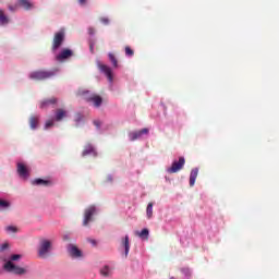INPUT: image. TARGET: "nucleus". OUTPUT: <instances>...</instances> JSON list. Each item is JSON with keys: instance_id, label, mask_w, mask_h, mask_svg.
I'll list each match as a JSON object with an SVG mask.
<instances>
[{"instance_id": "f8f14e48", "label": "nucleus", "mask_w": 279, "mask_h": 279, "mask_svg": "<svg viewBox=\"0 0 279 279\" xmlns=\"http://www.w3.org/2000/svg\"><path fill=\"white\" fill-rule=\"evenodd\" d=\"M17 173L20 178H24V180H27L29 178V170L27 169V166H24L23 163H17Z\"/></svg>"}, {"instance_id": "bb28decb", "label": "nucleus", "mask_w": 279, "mask_h": 279, "mask_svg": "<svg viewBox=\"0 0 279 279\" xmlns=\"http://www.w3.org/2000/svg\"><path fill=\"white\" fill-rule=\"evenodd\" d=\"M5 208H10V202L0 199V210H3Z\"/></svg>"}, {"instance_id": "9d476101", "label": "nucleus", "mask_w": 279, "mask_h": 279, "mask_svg": "<svg viewBox=\"0 0 279 279\" xmlns=\"http://www.w3.org/2000/svg\"><path fill=\"white\" fill-rule=\"evenodd\" d=\"M143 134H149V129H142L140 131L129 133L130 141H138Z\"/></svg>"}, {"instance_id": "ddd939ff", "label": "nucleus", "mask_w": 279, "mask_h": 279, "mask_svg": "<svg viewBox=\"0 0 279 279\" xmlns=\"http://www.w3.org/2000/svg\"><path fill=\"white\" fill-rule=\"evenodd\" d=\"M90 154H93V156L96 157L97 150H95V147H93V144H86L83 149L82 156H90Z\"/></svg>"}, {"instance_id": "412c9836", "label": "nucleus", "mask_w": 279, "mask_h": 279, "mask_svg": "<svg viewBox=\"0 0 279 279\" xmlns=\"http://www.w3.org/2000/svg\"><path fill=\"white\" fill-rule=\"evenodd\" d=\"M9 23L10 20L5 16V13H3V10H0V25H8Z\"/></svg>"}, {"instance_id": "e433bc0d", "label": "nucleus", "mask_w": 279, "mask_h": 279, "mask_svg": "<svg viewBox=\"0 0 279 279\" xmlns=\"http://www.w3.org/2000/svg\"><path fill=\"white\" fill-rule=\"evenodd\" d=\"M90 243H92V245H97V241L96 240H88Z\"/></svg>"}, {"instance_id": "473e14b6", "label": "nucleus", "mask_w": 279, "mask_h": 279, "mask_svg": "<svg viewBox=\"0 0 279 279\" xmlns=\"http://www.w3.org/2000/svg\"><path fill=\"white\" fill-rule=\"evenodd\" d=\"M100 22H102L104 25H108L110 23V20L108 17H100Z\"/></svg>"}, {"instance_id": "f704fd0d", "label": "nucleus", "mask_w": 279, "mask_h": 279, "mask_svg": "<svg viewBox=\"0 0 279 279\" xmlns=\"http://www.w3.org/2000/svg\"><path fill=\"white\" fill-rule=\"evenodd\" d=\"M94 125H96V128H101V121L95 120Z\"/></svg>"}, {"instance_id": "f3484780", "label": "nucleus", "mask_w": 279, "mask_h": 279, "mask_svg": "<svg viewBox=\"0 0 279 279\" xmlns=\"http://www.w3.org/2000/svg\"><path fill=\"white\" fill-rule=\"evenodd\" d=\"M53 104H58V99L56 97L41 101L40 108H47L48 106H51Z\"/></svg>"}, {"instance_id": "6ab92c4d", "label": "nucleus", "mask_w": 279, "mask_h": 279, "mask_svg": "<svg viewBox=\"0 0 279 279\" xmlns=\"http://www.w3.org/2000/svg\"><path fill=\"white\" fill-rule=\"evenodd\" d=\"M146 217L147 219H151V217H154V203H148L146 208Z\"/></svg>"}, {"instance_id": "c85d7f7f", "label": "nucleus", "mask_w": 279, "mask_h": 279, "mask_svg": "<svg viewBox=\"0 0 279 279\" xmlns=\"http://www.w3.org/2000/svg\"><path fill=\"white\" fill-rule=\"evenodd\" d=\"M84 120V116L82 113H76L74 117L75 123H81Z\"/></svg>"}, {"instance_id": "cd10ccee", "label": "nucleus", "mask_w": 279, "mask_h": 279, "mask_svg": "<svg viewBox=\"0 0 279 279\" xmlns=\"http://www.w3.org/2000/svg\"><path fill=\"white\" fill-rule=\"evenodd\" d=\"M124 51L125 56H128L129 58H132V56H134V50L130 46H126Z\"/></svg>"}, {"instance_id": "4c0bfd02", "label": "nucleus", "mask_w": 279, "mask_h": 279, "mask_svg": "<svg viewBox=\"0 0 279 279\" xmlns=\"http://www.w3.org/2000/svg\"><path fill=\"white\" fill-rule=\"evenodd\" d=\"M109 182H112V177H108V179H107Z\"/></svg>"}, {"instance_id": "5701e85b", "label": "nucleus", "mask_w": 279, "mask_h": 279, "mask_svg": "<svg viewBox=\"0 0 279 279\" xmlns=\"http://www.w3.org/2000/svg\"><path fill=\"white\" fill-rule=\"evenodd\" d=\"M137 236L140 239H149V230L148 229H143L141 232H136Z\"/></svg>"}, {"instance_id": "20e7f679", "label": "nucleus", "mask_w": 279, "mask_h": 279, "mask_svg": "<svg viewBox=\"0 0 279 279\" xmlns=\"http://www.w3.org/2000/svg\"><path fill=\"white\" fill-rule=\"evenodd\" d=\"M53 75H56V72L53 71L38 70L29 74V80H35L36 82H40L43 80H49L53 77Z\"/></svg>"}, {"instance_id": "dca6fc26", "label": "nucleus", "mask_w": 279, "mask_h": 279, "mask_svg": "<svg viewBox=\"0 0 279 279\" xmlns=\"http://www.w3.org/2000/svg\"><path fill=\"white\" fill-rule=\"evenodd\" d=\"M64 117H66V110L57 109V111L54 113V120L56 121H62V119H64Z\"/></svg>"}, {"instance_id": "f03ea898", "label": "nucleus", "mask_w": 279, "mask_h": 279, "mask_svg": "<svg viewBox=\"0 0 279 279\" xmlns=\"http://www.w3.org/2000/svg\"><path fill=\"white\" fill-rule=\"evenodd\" d=\"M77 97H83L87 104H92L95 108H99L101 104H104V98L97 94H90L89 90L86 89H78L76 93Z\"/></svg>"}, {"instance_id": "9b49d317", "label": "nucleus", "mask_w": 279, "mask_h": 279, "mask_svg": "<svg viewBox=\"0 0 279 279\" xmlns=\"http://www.w3.org/2000/svg\"><path fill=\"white\" fill-rule=\"evenodd\" d=\"M68 252L72 258H82V251L75 246V244H70L68 246Z\"/></svg>"}, {"instance_id": "aec40b11", "label": "nucleus", "mask_w": 279, "mask_h": 279, "mask_svg": "<svg viewBox=\"0 0 279 279\" xmlns=\"http://www.w3.org/2000/svg\"><path fill=\"white\" fill-rule=\"evenodd\" d=\"M29 125L32 130H36V128H38V116H33L29 118Z\"/></svg>"}, {"instance_id": "6e6552de", "label": "nucleus", "mask_w": 279, "mask_h": 279, "mask_svg": "<svg viewBox=\"0 0 279 279\" xmlns=\"http://www.w3.org/2000/svg\"><path fill=\"white\" fill-rule=\"evenodd\" d=\"M97 66L100 71V73H104L106 75L108 82H110V84H112V82H114V76L112 75V69L101 62H98Z\"/></svg>"}, {"instance_id": "4be33fe9", "label": "nucleus", "mask_w": 279, "mask_h": 279, "mask_svg": "<svg viewBox=\"0 0 279 279\" xmlns=\"http://www.w3.org/2000/svg\"><path fill=\"white\" fill-rule=\"evenodd\" d=\"M100 274L104 276V278H108L112 276V270H110V267L105 266L102 269H100Z\"/></svg>"}, {"instance_id": "423d86ee", "label": "nucleus", "mask_w": 279, "mask_h": 279, "mask_svg": "<svg viewBox=\"0 0 279 279\" xmlns=\"http://www.w3.org/2000/svg\"><path fill=\"white\" fill-rule=\"evenodd\" d=\"M184 165H186V160L184 157H180L179 160H174L170 168L167 169L169 173H178V171H182L184 169Z\"/></svg>"}, {"instance_id": "a211bd4d", "label": "nucleus", "mask_w": 279, "mask_h": 279, "mask_svg": "<svg viewBox=\"0 0 279 279\" xmlns=\"http://www.w3.org/2000/svg\"><path fill=\"white\" fill-rule=\"evenodd\" d=\"M33 184H36L37 186H49V184H51V182L49 180H45V179H35L33 181Z\"/></svg>"}, {"instance_id": "c756f323", "label": "nucleus", "mask_w": 279, "mask_h": 279, "mask_svg": "<svg viewBox=\"0 0 279 279\" xmlns=\"http://www.w3.org/2000/svg\"><path fill=\"white\" fill-rule=\"evenodd\" d=\"M49 128H53V120H48L45 124V130H49Z\"/></svg>"}, {"instance_id": "a878e982", "label": "nucleus", "mask_w": 279, "mask_h": 279, "mask_svg": "<svg viewBox=\"0 0 279 279\" xmlns=\"http://www.w3.org/2000/svg\"><path fill=\"white\" fill-rule=\"evenodd\" d=\"M20 3L25 8V10H31L32 9V2L29 0H19Z\"/></svg>"}, {"instance_id": "1a4fd4ad", "label": "nucleus", "mask_w": 279, "mask_h": 279, "mask_svg": "<svg viewBox=\"0 0 279 279\" xmlns=\"http://www.w3.org/2000/svg\"><path fill=\"white\" fill-rule=\"evenodd\" d=\"M72 56H73V50L69 48H64L60 51V53L57 54L56 60H58V62H62L64 60H69V58H71Z\"/></svg>"}, {"instance_id": "ea45409f", "label": "nucleus", "mask_w": 279, "mask_h": 279, "mask_svg": "<svg viewBox=\"0 0 279 279\" xmlns=\"http://www.w3.org/2000/svg\"><path fill=\"white\" fill-rule=\"evenodd\" d=\"M89 49H90V51L93 52V45H90Z\"/></svg>"}, {"instance_id": "0eeeda50", "label": "nucleus", "mask_w": 279, "mask_h": 279, "mask_svg": "<svg viewBox=\"0 0 279 279\" xmlns=\"http://www.w3.org/2000/svg\"><path fill=\"white\" fill-rule=\"evenodd\" d=\"M97 213V207L95 205H90L87 207L84 211V219H83V226H88L90 221H93V216H95Z\"/></svg>"}, {"instance_id": "393cba45", "label": "nucleus", "mask_w": 279, "mask_h": 279, "mask_svg": "<svg viewBox=\"0 0 279 279\" xmlns=\"http://www.w3.org/2000/svg\"><path fill=\"white\" fill-rule=\"evenodd\" d=\"M5 231L9 233V234H16V232H19V228H16L15 226H8L5 227Z\"/></svg>"}, {"instance_id": "f257e3e1", "label": "nucleus", "mask_w": 279, "mask_h": 279, "mask_svg": "<svg viewBox=\"0 0 279 279\" xmlns=\"http://www.w3.org/2000/svg\"><path fill=\"white\" fill-rule=\"evenodd\" d=\"M21 258H22L21 254L11 255L10 260H8L3 265L4 271H8V274H14L15 276H24V274H27V268L16 266L14 265V263H12V262L21 260Z\"/></svg>"}, {"instance_id": "7c9ffc66", "label": "nucleus", "mask_w": 279, "mask_h": 279, "mask_svg": "<svg viewBox=\"0 0 279 279\" xmlns=\"http://www.w3.org/2000/svg\"><path fill=\"white\" fill-rule=\"evenodd\" d=\"M8 247H10V244L8 242L3 243L2 245H0V252H5V250H8Z\"/></svg>"}, {"instance_id": "39448f33", "label": "nucleus", "mask_w": 279, "mask_h": 279, "mask_svg": "<svg viewBox=\"0 0 279 279\" xmlns=\"http://www.w3.org/2000/svg\"><path fill=\"white\" fill-rule=\"evenodd\" d=\"M64 38H66L64 29H61L54 34L52 39V51H58V49L62 47Z\"/></svg>"}, {"instance_id": "a19ab883", "label": "nucleus", "mask_w": 279, "mask_h": 279, "mask_svg": "<svg viewBox=\"0 0 279 279\" xmlns=\"http://www.w3.org/2000/svg\"><path fill=\"white\" fill-rule=\"evenodd\" d=\"M170 279H175V277H171Z\"/></svg>"}, {"instance_id": "b1692460", "label": "nucleus", "mask_w": 279, "mask_h": 279, "mask_svg": "<svg viewBox=\"0 0 279 279\" xmlns=\"http://www.w3.org/2000/svg\"><path fill=\"white\" fill-rule=\"evenodd\" d=\"M109 60L112 63V65L114 66V69H117V66H119V61L117 60V57L114 56V53L109 52Z\"/></svg>"}, {"instance_id": "c9c22d12", "label": "nucleus", "mask_w": 279, "mask_h": 279, "mask_svg": "<svg viewBox=\"0 0 279 279\" xmlns=\"http://www.w3.org/2000/svg\"><path fill=\"white\" fill-rule=\"evenodd\" d=\"M78 3H80L81 5H86V0H78Z\"/></svg>"}, {"instance_id": "2eb2a0df", "label": "nucleus", "mask_w": 279, "mask_h": 279, "mask_svg": "<svg viewBox=\"0 0 279 279\" xmlns=\"http://www.w3.org/2000/svg\"><path fill=\"white\" fill-rule=\"evenodd\" d=\"M122 247H124V254L125 257H128V254H130V236L125 235L124 239H122Z\"/></svg>"}, {"instance_id": "4468645a", "label": "nucleus", "mask_w": 279, "mask_h": 279, "mask_svg": "<svg viewBox=\"0 0 279 279\" xmlns=\"http://www.w3.org/2000/svg\"><path fill=\"white\" fill-rule=\"evenodd\" d=\"M198 173H199L198 168L192 169V171L190 173V186H195V181L197 180Z\"/></svg>"}, {"instance_id": "72a5a7b5", "label": "nucleus", "mask_w": 279, "mask_h": 279, "mask_svg": "<svg viewBox=\"0 0 279 279\" xmlns=\"http://www.w3.org/2000/svg\"><path fill=\"white\" fill-rule=\"evenodd\" d=\"M89 36H95V29L93 27L88 28Z\"/></svg>"}, {"instance_id": "7ed1b4c3", "label": "nucleus", "mask_w": 279, "mask_h": 279, "mask_svg": "<svg viewBox=\"0 0 279 279\" xmlns=\"http://www.w3.org/2000/svg\"><path fill=\"white\" fill-rule=\"evenodd\" d=\"M52 244L49 240H41L37 254L39 258H49V255L51 254Z\"/></svg>"}, {"instance_id": "2f4dec72", "label": "nucleus", "mask_w": 279, "mask_h": 279, "mask_svg": "<svg viewBox=\"0 0 279 279\" xmlns=\"http://www.w3.org/2000/svg\"><path fill=\"white\" fill-rule=\"evenodd\" d=\"M181 271H182V274H184V276L191 277V269L182 268Z\"/></svg>"}, {"instance_id": "58836bf2", "label": "nucleus", "mask_w": 279, "mask_h": 279, "mask_svg": "<svg viewBox=\"0 0 279 279\" xmlns=\"http://www.w3.org/2000/svg\"><path fill=\"white\" fill-rule=\"evenodd\" d=\"M9 10H11V11H14V8H12V7H9Z\"/></svg>"}]
</instances>
